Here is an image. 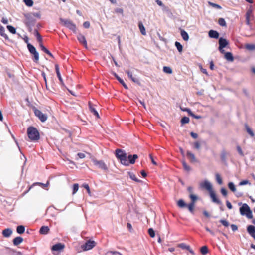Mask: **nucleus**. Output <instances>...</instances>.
Masks as SVG:
<instances>
[{"label":"nucleus","mask_w":255,"mask_h":255,"mask_svg":"<svg viewBox=\"0 0 255 255\" xmlns=\"http://www.w3.org/2000/svg\"><path fill=\"white\" fill-rule=\"evenodd\" d=\"M79 189V184H74L73 186V191H77Z\"/></svg>","instance_id":"nucleus-61"},{"label":"nucleus","mask_w":255,"mask_h":255,"mask_svg":"<svg viewBox=\"0 0 255 255\" xmlns=\"http://www.w3.org/2000/svg\"><path fill=\"white\" fill-rule=\"evenodd\" d=\"M216 179L219 184L221 185L222 184V179L219 173L216 174Z\"/></svg>","instance_id":"nucleus-44"},{"label":"nucleus","mask_w":255,"mask_h":255,"mask_svg":"<svg viewBox=\"0 0 255 255\" xmlns=\"http://www.w3.org/2000/svg\"><path fill=\"white\" fill-rule=\"evenodd\" d=\"M60 21L63 25L68 28L69 29L72 30L74 32H76V25L71 21L65 20L62 18H60Z\"/></svg>","instance_id":"nucleus-4"},{"label":"nucleus","mask_w":255,"mask_h":255,"mask_svg":"<svg viewBox=\"0 0 255 255\" xmlns=\"http://www.w3.org/2000/svg\"><path fill=\"white\" fill-rule=\"evenodd\" d=\"M40 139V134L38 130L33 127V141H38Z\"/></svg>","instance_id":"nucleus-16"},{"label":"nucleus","mask_w":255,"mask_h":255,"mask_svg":"<svg viewBox=\"0 0 255 255\" xmlns=\"http://www.w3.org/2000/svg\"><path fill=\"white\" fill-rule=\"evenodd\" d=\"M186 111L188 112V114H189V115L190 116H191L192 117H193V118H194L195 119H199L201 118V116H196L189 109H186Z\"/></svg>","instance_id":"nucleus-38"},{"label":"nucleus","mask_w":255,"mask_h":255,"mask_svg":"<svg viewBox=\"0 0 255 255\" xmlns=\"http://www.w3.org/2000/svg\"><path fill=\"white\" fill-rule=\"evenodd\" d=\"M247 232L255 240V227L249 225L247 227Z\"/></svg>","instance_id":"nucleus-12"},{"label":"nucleus","mask_w":255,"mask_h":255,"mask_svg":"<svg viewBox=\"0 0 255 255\" xmlns=\"http://www.w3.org/2000/svg\"><path fill=\"white\" fill-rule=\"evenodd\" d=\"M246 129L247 132L252 136L253 137L254 136V133L252 130V129L247 126H246Z\"/></svg>","instance_id":"nucleus-50"},{"label":"nucleus","mask_w":255,"mask_h":255,"mask_svg":"<svg viewBox=\"0 0 255 255\" xmlns=\"http://www.w3.org/2000/svg\"><path fill=\"white\" fill-rule=\"evenodd\" d=\"M13 231L11 228H6L2 232V236L5 238L9 237L12 234Z\"/></svg>","instance_id":"nucleus-15"},{"label":"nucleus","mask_w":255,"mask_h":255,"mask_svg":"<svg viewBox=\"0 0 255 255\" xmlns=\"http://www.w3.org/2000/svg\"><path fill=\"white\" fill-rule=\"evenodd\" d=\"M23 39L24 42L27 44V47L29 52H30V53H32V45L30 43H28V37L27 36H24Z\"/></svg>","instance_id":"nucleus-28"},{"label":"nucleus","mask_w":255,"mask_h":255,"mask_svg":"<svg viewBox=\"0 0 255 255\" xmlns=\"http://www.w3.org/2000/svg\"><path fill=\"white\" fill-rule=\"evenodd\" d=\"M114 75L115 76V77L117 78V79L119 81V82L124 86V87L125 89H128V86L125 84L124 81L119 77L117 75V74L115 73H113Z\"/></svg>","instance_id":"nucleus-26"},{"label":"nucleus","mask_w":255,"mask_h":255,"mask_svg":"<svg viewBox=\"0 0 255 255\" xmlns=\"http://www.w3.org/2000/svg\"><path fill=\"white\" fill-rule=\"evenodd\" d=\"M83 26L86 28H88L90 27V23L88 21L85 22L83 23Z\"/></svg>","instance_id":"nucleus-64"},{"label":"nucleus","mask_w":255,"mask_h":255,"mask_svg":"<svg viewBox=\"0 0 255 255\" xmlns=\"http://www.w3.org/2000/svg\"><path fill=\"white\" fill-rule=\"evenodd\" d=\"M220 222L225 227H228L229 225V222L225 220H220Z\"/></svg>","instance_id":"nucleus-56"},{"label":"nucleus","mask_w":255,"mask_h":255,"mask_svg":"<svg viewBox=\"0 0 255 255\" xmlns=\"http://www.w3.org/2000/svg\"><path fill=\"white\" fill-rule=\"evenodd\" d=\"M200 252L203 255H205L208 252V249L206 246H204L200 248Z\"/></svg>","instance_id":"nucleus-37"},{"label":"nucleus","mask_w":255,"mask_h":255,"mask_svg":"<svg viewBox=\"0 0 255 255\" xmlns=\"http://www.w3.org/2000/svg\"><path fill=\"white\" fill-rule=\"evenodd\" d=\"M252 10H248L246 14V23L247 25H250V17L252 15Z\"/></svg>","instance_id":"nucleus-22"},{"label":"nucleus","mask_w":255,"mask_h":255,"mask_svg":"<svg viewBox=\"0 0 255 255\" xmlns=\"http://www.w3.org/2000/svg\"><path fill=\"white\" fill-rule=\"evenodd\" d=\"M186 111L188 112V114H189V115L190 116H191L192 117H193V118H194L195 119H199L201 118V116H196L189 109H186Z\"/></svg>","instance_id":"nucleus-39"},{"label":"nucleus","mask_w":255,"mask_h":255,"mask_svg":"<svg viewBox=\"0 0 255 255\" xmlns=\"http://www.w3.org/2000/svg\"><path fill=\"white\" fill-rule=\"evenodd\" d=\"M228 187L232 191H236V188L232 182H229L228 184Z\"/></svg>","instance_id":"nucleus-53"},{"label":"nucleus","mask_w":255,"mask_h":255,"mask_svg":"<svg viewBox=\"0 0 255 255\" xmlns=\"http://www.w3.org/2000/svg\"><path fill=\"white\" fill-rule=\"evenodd\" d=\"M237 151H238L239 153L241 155V156H244V153L242 150V149L240 147V146H237Z\"/></svg>","instance_id":"nucleus-62"},{"label":"nucleus","mask_w":255,"mask_h":255,"mask_svg":"<svg viewBox=\"0 0 255 255\" xmlns=\"http://www.w3.org/2000/svg\"><path fill=\"white\" fill-rule=\"evenodd\" d=\"M219 50L221 53H224L225 50L223 49L224 48L226 47L228 44V41L225 38L221 37L219 40Z\"/></svg>","instance_id":"nucleus-6"},{"label":"nucleus","mask_w":255,"mask_h":255,"mask_svg":"<svg viewBox=\"0 0 255 255\" xmlns=\"http://www.w3.org/2000/svg\"><path fill=\"white\" fill-rule=\"evenodd\" d=\"M195 204L193 203H190L189 204L187 205V207L189 210V211L192 213H194V209Z\"/></svg>","instance_id":"nucleus-35"},{"label":"nucleus","mask_w":255,"mask_h":255,"mask_svg":"<svg viewBox=\"0 0 255 255\" xmlns=\"http://www.w3.org/2000/svg\"><path fill=\"white\" fill-rule=\"evenodd\" d=\"M34 35L37 38V41L39 42V44L42 43V38L41 36L40 35V34L38 33V31L37 30H35L34 31Z\"/></svg>","instance_id":"nucleus-31"},{"label":"nucleus","mask_w":255,"mask_h":255,"mask_svg":"<svg viewBox=\"0 0 255 255\" xmlns=\"http://www.w3.org/2000/svg\"><path fill=\"white\" fill-rule=\"evenodd\" d=\"M187 155L190 158V161H191V162H197V159H196L195 155H194V154H193L191 152L187 151Z\"/></svg>","instance_id":"nucleus-25"},{"label":"nucleus","mask_w":255,"mask_h":255,"mask_svg":"<svg viewBox=\"0 0 255 255\" xmlns=\"http://www.w3.org/2000/svg\"><path fill=\"white\" fill-rule=\"evenodd\" d=\"M128 175L130 178L131 179L136 181V182H139L140 181L138 180V179L136 178V176L131 172H128Z\"/></svg>","instance_id":"nucleus-41"},{"label":"nucleus","mask_w":255,"mask_h":255,"mask_svg":"<svg viewBox=\"0 0 255 255\" xmlns=\"http://www.w3.org/2000/svg\"><path fill=\"white\" fill-rule=\"evenodd\" d=\"M116 156L117 158L120 160L121 163L126 166L129 165L128 161L127 159V154L121 149H117L116 150Z\"/></svg>","instance_id":"nucleus-1"},{"label":"nucleus","mask_w":255,"mask_h":255,"mask_svg":"<svg viewBox=\"0 0 255 255\" xmlns=\"http://www.w3.org/2000/svg\"><path fill=\"white\" fill-rule=\"evenodd\" d=\"M86 152H79L77 154L78 156L80 159H83L86 157L85 153Z\"/></svg>","instance_id":"nucleus-57"},{"label":"nucleus","mask_w":255,"mask_h":255,"mask_svg":"<svg viewBox=\"0 0 255 255\" xmlns=\"http://www.w3.org/2000/svg\"><path fill=\"white\" fill-rule=\"evenodd\" d=\"M181 35L182 38L185 41H188L189 39V36L188 33L184 30H181Z\"/></svg>","instance_id":"nucleus-29"},{"label":"nucleus","mask_w":255,"mask_h":255,"mask_svg":"<svg viewBox=\"0 0 255 255\" xmlns=\"http://www.w3.org/2000/svg\"><path fill=\"white\" fill-rule=\"evenodd\" d=\"M16 231L18 234H23L25 231V227L22 225H20L17 227Z\"/></svg>","instance_id":"nucleus-34"},{"label":"nucleus","mask_w":255,"mask_h":255,"mask_svg":"<svg viewBox=\"0 0 255 255\" xmlns=\"http://www.w3.org/2000/svg\"><path fill=\"white\" fill-rule=\"evenodd\" d=\"M182 164H183V167L185 170H186L187 171H190L191 168H190V166L186 163L185 161H182Z\"/></svg>","instance_id":"nucleus-51"},{"label":"nucleus","mask_w":255,"mask_h":255,"mask_svg":"<svg viewBox=\"0 0 255 255\" xmlns=\"http://www.w3.org/2000/svg\"><path fill=\"white\" fill-rule=\"evenodd\" d=\"M210 197L213 202L216 203L218 205H221V202L219 199L217 197L215 192H209Z\"/></svg>","instance_id":"nucleus-11"},{"label":"nucleus","mask_w":255,"mask_h":255,"mask_svg":"<svg viewBox=\"0 0 255 255\" xmlns=\"http://www.w3.org/2000/svg\"><path fill=\"white\" fill-rule=\"evenodd\" d=\"M218 23L220 25L222 26H226V23L224 20V19L222 18H220L218 20Z\"/></svg>","instance_id":"nucleus-46"},{"label":"nucleus","mask_w":255,"mask_h":255,"mask_svg":"<svg viewBox=\"0 0 255 255\" xmlns=\"http://www.w3.org/2000/svg\"><path fill=\"white\" fill-rule=\"evenodd\" d=\"M24 22L25 25L28 27L30 31L31 30L32 26V16L30 13H27L24 14Z\"/></svg>","instance_id":"nucleus-9"},{"label":"nucleus","mask_w":255,"mask_h":255,"mask_svg":"<svg viewBox=\"0 0 255 255\" xmlns=\"http://www.w3.org/2000/svg\"><path fill=\"white\" fill-rule=\"evenodd\" d=\"M137 158L138 155L137 154H134L133 155H132V159L130 160V164H134L135 162V160Z\"/></svg>","instance_id":"nucleus-55"},{"label":"nucleus","mask_w":255,"mask_h":255,"mask_svg":"<svg viewBox=\"0 0 255 255\" xmlns=\"http://www.w3.org/2000/svg\"><path fill=\"white\" fill-rule=\"evenodd\" d=\"M208 34H209V36L210 38H215V39H217L219 36V33L217 31L213 30H210L209 31Z\"/></svg>","instance_id":"nucleus-17"},{"label":"nucleus","mask_w":255,"mask_h":255,"mask_svg":"<svg viewBox=\"0 0 255 255\" xmlns=\"http://www.w3.org/2000/svg\"><path fill=\"white\" fill-rule=\"evenodd\" d=\"M126 72L128 74V77L132 80L133 82L135 83H138V81L132 76L131 73L129 71L127 70Z\"/></svg>","instance_id":"nucleus-36"},{"label":"nucleus","mask_w":255,"mask_h":255,"mask_svg":"<svg viewBox=\"0 0 255 255\" xmlns=\"http://www.w3.org/2000/svg\"><path fill=\"white\" fill-rule=\"evenodd\" d=\"M24 2L28 6H32V0H23Z\"/></svg>","instance_id":"nucleus-58"},{"label":"nucleus","mask_w":255,"mask_h":255,"mask_svg":"<svg viewBox=\"0 0 255 255\" xmlns=\"http://www.w3.org/2000/svg\"><path fill=\"white\" fill-rule=\"evenodd\" d=\"M49 182L47 181L46 183L43 184L40 182H35L33 183V188L34 190H48L46 188L48 186Z\"/></svg>","instance_id":"nucleus-8"},{"label":"nucleus","mask_w":255,"mask_h":255,"mask_svg":"<svg viewBox=\"0 0 255 255\" xmlns=\"http://www.w3.org/2000/svg\"><path fill=\"white\" fill-rule=\"evenodd\" d=\"M231 227L233 231H236L238 230V227L235 224H232Z\"/></svg>","instance_id":"nucleus-63"},{"label":"nucleus","mask_w":255,"mask_h":255,"mask_svg":"<svg viewBox=\"0 0 255 255\" xmlns=\"http://www.w3.org/2000/svg\"><path fill=\"white\" fill-rule=\"evenodd\" d=\"M221 158L222 161L226 164V153L225 152H222Z\"/></svg>","instance_id":"nucleus-54"},{"label":"nucleus","mask_w":255,"mask_h":255,"mask_svg":"<svg viewBox=\"0 0 255 255\" xmlns=\"http://www.w3.org/2000/svg\"><path fill=\"white\" fill-rule=\"evenodd\" d=\"M187 205L183 199H180L177 202V205L180 208L186 207Z\"/></svg>","instance_id":"nucleus-24"},{"label":"nucleus","mask_w":255,"mask_h":255,"mask_svg":"<svg viewBox=\"0 0 255 255\" xmlns=\"http://www.w3.org/2000/svg\"><path fill=\"white\" fill-rule=\"evenodd\" d=\"M92 160L94 165L98 166L100 169L106 172L108 171V167L103 160H98L95 158H92Z\"/></svg>","instance_id":"nucleus-3"},{"label":"nucleus","mask_w":255,"mask_h":255,"mask_svg":"<svg viewBox=\"0 0 255 255\" xmlns=\"http://www.w3.org/2000/svg\"><path fill=\"white\" fill-rule=\"evenodd\" d=\"M176 47H177L178 51L181 52L183 50V47L182 45L178 42H176L175 43Z\"/></svg>","instance_id":"nucleus-43"},{"label":"nucleus","mask_w":255,"mask_h":255,"mask_svg":"<svg viewBox=\"0 0 255 255\" xmlns=\"http://www.w3.org/2000/svg\"><path fill=\"white\" fill-rule=\"evenodd\" d=\"M139 28L141 34L143 35H146V31L144 25L141 22H139Z\"/></svg>","instance_id":"nucleus-32"},{"label":"nucleus","mask_w":255,"mask_h":255,"mask_svg":"<svg viewBox=\"0 0 255 255\" xmlns=\"http://www.w3.org/2000/svg\"><path fill=\"white\" fill-rule=\"evenodd\" d=\"M0 34L4 38H5V39H8V36L7 35H6V34L5 33V30H4V28L3 26H2L1 25L0 26Z\"/></svg>","instance_id":"nucleus-33"},{"label":"nucleus","mask_w":255,"mask_h":255,"mask_svg":"<svg viewBox=\"0 0 255 255\" xmlns=\"http://www.w3.org/2000/svg\"><path fill=\"white\" fill-rule=\"evenodd\" d=\"M240 212L242 215H246L249 219L253 218L252 211L247 204H244L240 208Z\"/></svg>","instance_id":"nucleus-2"},{"label":"nucleus","mask_w":255,"mask_h":255,"mask_svg":"<svg viewBox=\"0 0 255 255\" xmlns=\"http://www.w3.org/2000/svg\"><path fill=\"white\" fill-rule=\"evenodd\" d=\"M27 135L30 140H32V126H30L27 128Z\"/></svg>","instance_id":"nucleus-40"},{"label":"nucleus","mask_w":255,"mask_h":255,"mask_svg":"<svg viewBox=\"0 0 255 255\" xmlns=\"http://www.w3.org/2000/svg\"><path fill=\"white\" fill-rule=\"evenodd\" d=\"M89 107L90 110L91 112H92L94 115H95L98 118H100V117L98 113V112L95 110L94 108L92 106L91 103L90 102H89Z\"/></svg>","instance_id":"nucleus-23"},{"label":"nucleus","mask_w":255,"mask_h":255,"mask_svg":"<svg viewBox=\"0 0 255 255\" xmlns=\"http://www.w3.org/2000/svg\"><path fill=\"white\" fill-rule=\"evenodd\" d=\"M224 54V57L227 60L230 61V62L233 61L234 57L233 56L231 52H225V53Z\"/></svg>","instance_id":"nucleus-21"},{"label":"nucleus","mask_w":255,"mask_h":255,"mask_svg":"<svg viewBox=\"0 0 255 255\" xmlns=\"http://www.w3.org/2000/svg\"><path fill=\"white\" fill-rule=\"evenodd\" d=\"M202 189L206 190L208 191H212V185L208 181H205L200 184Z\"/></svg>","instance_id":"nucleus-10"},{"label":"nucleus","mask_w":255,"mask_h":255,"mask_svg":"<svg viewBox=\"0 0 255 255\" xmlns=\"http://www.w3.org/2000/svg\"><path fill=\"white\" fill-rule=\"evenodd\" d=\"M189 122V118L187 117H184L182 118L181 120V122L182 124H184L186 123H188Z\"/></svg>","instance_id":"nucleus-52"},{"label":"nucleus","mask_w":255,"mask_h":255,"mask_svg":"<svg viewBox=\"0 0 255 255\" xmlns=\"http://www.w3.org/2000/svg\"><path fill=\"white\" fill-rule=\"evenodd\" d=\"M33 55L34 56L35 60L36 62L39 60V53L36 51L35 48L33 46Z\"/></svg>","instance_id":"nucleus-30"},{"label":"nucleus","mask_w":255,"mask_h":255,"mask_svg":"<svg viewBox=\"0 0 255 255\" xmlns=\"http://www.w3.org/2000/svg\"><path fill=\"white\" fill-rule=\"evenodd\" d=\"M65 247V246L64 244H62L61 243H57L53 245L51 249L52 251H59L62 250H63Z\"/></svg>","instance_id":"nucleus-14"},{"label":"nucleus","mask_w":255,"mask_h":255,"mask_svg":"<svg viewBox=\"0 0 255 255\" xmlns=\"http://www.w3.org/2000/svg\"><path fill=\"white\" fill-rule=\"evenodd\" d=\"M163 71L164 72L168 74H171L172 72L171 68L167 66H165L163 67Z\"/></svg>","instance_id":"nucleus-48"},{"label":"nucleus","mask_w":255,"mask_h":255,"mask_svg":"<svg viewBox=\"0 0 255 255\" xmlns=\"http://www.w3.org/2000/svg\"><path fill=\"white\" fill-rule=\"evenodd\" d=\"M96 246V243L94 241L88 240L84 245L81 246L83 251L91 250Z\"/></svg>","instance_id":"nucleus-7"},{"label":"nucleus","mask_w":255,"mask_h":255,"mask_svg":"<svg viewBox=\"0 0 255 255\" xmlns=\"http://www.w3.org/2000/svg\"><path fill=\"white\" fill-rule=\"evenodd\" d=\"M189 197L191 199L190 203L194 204H195V203L199 199V197L197 195L193 194H190L189 195Z\"/></svg>","instance_id":"nucleus-27"},{"label":"nucleus","mask_w":255,"mask_h":255,"mask_svg":"<svg viewBox=\"0 0 255 255\" xmlns=\"http://www.w3.org/2000/svg\"><path fill=\"white\" fill-rule=\"evenodd\" d=\"M49 231L50 229L48 226H43L40 228L39 233L40 234L46 235L49 233Z\"/></svg>","instance_id":"nucleus-18"},{"label":"nucleus","mask_w":255,"mask_h":255,"mask_svg":"<svg viewBox=\"0 0 255 255\" xmlns=\"http://www.w3.org/2000/svg\"><path fill=\"white\" fill-rule=\"evenodd\" d=\"M148 233L150 236L152 238H153L155 236V232L152 228H149L148 230Z\"/></svg>","instance_id":"nucleus-49"},{"label":"nucleus","mask_w":255,"mask_h":255,"mask_svg":"<svg viewBox=\"0 0 255 255\" xmlns=\"http://www.w3.org/2000/svg\"><path fill=\"white\" fill-rule=\"evenodd\" d=\"M178 247L181 248L182 249H186V250H189L190 249V246L189 245H187L186 244L184 243H181L178 245Z\"/></svg>","instance_id":"nucleus-42"},{"label":"nucleus","mask_w":255,"mask_h":255,"mask_svg":"<svg viewBox=\"0 0 255 255\" xmlns=\"http://www.w3.org/2000/svg\"><path fill=\"white\" fill-rule=\"evenodd\" d=\"M82 187H83L84 189H85L87 190V191H90V187L87 184H83L82 185V186L81 187V188H82Z\"/></svg>","instance_id":"nucleus-59"},{"label":"nucleus","mask_w":255,"mask_h":255,"mask_svg":"<svg viewBox=\"0 0 255 255\" xmlns=\"http://www.w3.org/2000/svg\"><path fill=\"white\" fill-rule=\"evenodd\" d=\"M34 112L35 115L41 122H44L47 120V116L43 114L41 111L34 108Z\"/></svg>","instance_id":"nucleus-5"},{"label":"nucleus","mask_w":255,"mask_h":255,"mask_svg":"<svg viewBox=\"0 0 255 255\" xmlns=\"http://www.w3.org/2000/svg\"><path fill=\"white\" fill-rule=\"evenodd\" d=\"M77 39L80 43L84 45L86 48H87V41L86 40L85 37L84 35L81 34H79L77 36Z\"/></svg>","instance_id":"nucleus-13"},{"label":"nucleus","mask_w":255,"mask_h":255,"mask_svg":"<svg viewBox=\"0 0 255 255\" xmlns=\"http://www.w3.org/2000/svg\"><path fill=\"white\" fill-rule=\"evenodd\" d=\"M7 28L11 33L15 34L16 33V29L14 27L11 25H7Z\"/></svg>","instance_id":"nucleus-45"},{"label":"nucleus","mask_w":255,"mask_h":255,"mask_svg":"<svg viewBox=\"0 0 255 255\" xmlns=\"http://www.w3.org/2000/svg\"><path fill=\"white\" fill-rule=\"evenodd\" d=\"M194 147L196 149H199L200 148V146H201L200 143L198 141L195 142L194 143Z\"/></svg>","instance_id":"nucleus-60"},{"label":"nucleus","mask_w":255,"mask_h":255,"mask_svg":"<svg viewBox=\"0 0 255 255\" xmlns=\"http://www.w3.org/2000/svg\"><path fill=\"white\" fill-rule=\"evenodd\" d=\"M23 241V239L21 237H16L13 240V244L14 246H18Z\"/></svg>","instance_id":"nucleus-19"},{"label":"nucleus","mask_w":255,"mask_h":255,"mask_svg":"<svg viewBox=\"0 0 255 255\" xmlns=\"http://www.w3.org/2000/svg\"><path fill=\"white\" fill-rule=\"evenodd\" d=\"M245 47L246 49L249 50H253L255 49V46L253 44H247L245 45Z\"/></svg>","instance_id":"nucleus-47"},{"label":"nucleus","mask_w":255,"mask_h":255,"mask_svg":"<svg viewBox=\"0 0 255 255\" xmlns=\"http://www.w3.org/2000/svg\"><path fill=\"white\" fill-rule=\"evenodd\" d=\"M55 70H56L57 75V76H58V78H59V79L61 84L63 86H65L64 85V83L63 81V79L62 78V77H61L60 73L59 66H58V65L57 64L55 65Z\"/></svg>","instance_id":"nucleus-20"}]
</instances>
